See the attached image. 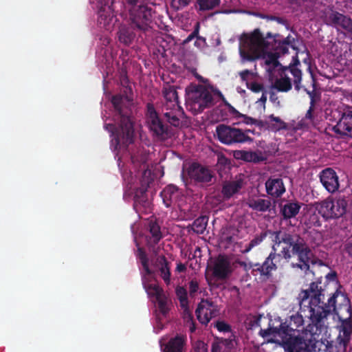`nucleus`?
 Listing matches in <instances>:
<instances>
[{
	"instance_id": "1",
	"label": "nucleus",
	"mask_w": 352,
	"mask_h": 352,
	"mask_svg": "<svg viewBox=\"0 0 352 352\" xmlns=\"http://www.w3.org/2000/svg\"><path fill=\"white\" fill-rule=\"evenodd\" d=\"M320 283H311L308 289L302 290L298 295L299 305L309 309L311 322L307 326L306 331L311 335H320L327 329V316L334 311L339 318H346L352 314L351 302L344 294L336 291L324 302V290Z\"/></svg>"
},
{
	"instance_id": "2",
	"label": "nucleus",
	"mask_w": 352,
	"mask_h": 352,
	"mask_svg": "<svg viewBox=\"0 0 352 352\" xmlns=\"http://www.w3.org/2000/svg\"><path fill=\"white\" fill-rule=\"evenodd\" d=\"M303 318L296 314L290 316L288 324L283 323L279 328L270 327L265 330H261L263 337L272 336L268 342L277 343L282 346L287 352H320L329 349L322 341L316 340L311 333L305 329L302 335H293L297 328L303 324ZM307 329V327L305 328Z\"/></svg>"
},
{
	"instance_id": "3",
	"label": "nucleus",
	"mask_w": 352,
	"mask_h": 352,
	"mask_svg": "<svg viewBox=\"0 0 352 352\" xmlns=\"http://www.w3.org/2000/svg\"><path fill=\"white\" fill-rule=\"evenodd\" d=\"M274 243L272 248L274 252L278 251V253H271L263 265H255L259 266L257 270L260 271L261 274L269 275L272 270L277 268L278 259L282 257L289 261L293 254L298 256L299 263H292V267H298L305 272L308 271L309 270V262L312 253L305 239L296 233L276 231L274 232Z\"/></svg>"
},
{
	"instance_id": "4",
	"label": "nucleus",
	"mask_w": 352,
	"mask_h": 352,
	"mask_svg": "<svg viewBox=\"0 0 352 352\" xmlns=\"http://www.w3.org/2000/svg\"><path fill=\"white\" fill-rule=\"evenodd\" d=\"M111 102L119 116L120 128L116 129L111 124H106L105 128L115 135L111 140L114 148H125L133 142L135 136L133 121L131 116L133 99L128 96H116L112 98Z\"/></svg>"
},
{
	"instance_id": "5",
	"label": "nucleus",
	"mask_w": 352,
	"mask_h": 352,
	"mask_svg": "<svg viewBox=\"0 0 352 352\" xmlns=\"http://www.w3.org/2000/svg\"><path fill=\"white\" fill-rule=\"evenodd\" d=\"M276 38L270 33L266 36L256 30L250 35H243L241 39L240 54L244 60L258 58L274 48Z\"/></svg>"
},
{
	"instance_id": "6",
	"label": "nucleus",
	"mask_w": 352,
	"mask_h": 352,
	"mask_svg": "<svg viewBox=\"0 0 352 352\" xmlns=\"http://www.w3.org/2000/svg\"><path fill=\"white\" fill-rule=\"evenodd\" d=\"M186 102L195 113L213 105L212 91L204 85L191 84L186 89Z\"/></svg>"
},
{
	"instance_id": "7",
	"label": "nucleus",
	"mask_w": 352,
	"mask_h": 352,
	"mask_svg": "<svg viewBox=\"0 0 352 352\" xmlns=\"http://www.w3.org/2000/svg\"><path fill=\"white\" fill-rule=\"evenodd\" d=\"M125 9L129 12L131 26L133 29L146 31L152 16V11L140 0H123Z\"/></svg>"
},
{
	"instance_id": "8",
	"label": "nucleus",
	"mask_w": 352,
	"mask_h": 352,
	"mask_svg": "<svg viewBox=\"0 0 352 352\" xmlns=\"http://www.w3.org/2000/svg\"><path fill=\"white\" fill-rule=\"evenodd\" d=\"M163 94L165 102L162 112L166 120L174 126H179L180 118L184 114L182 108L179 105L177 92L173 86L164 87Z\"/></svg>"
},
{
	"instance_id": "9",
	"label": "nucleus",
	"mask_w": 352,
	"mask_h": 352,
	"mask_svg": "<svg viewBox=\"0 0 352 352\" xmlns=\"http://www.w3.org/2000/svg\"><path fill=\"white\" fill-rule=\"evenodd\" d=\"M216 133L218 139L226 144L252 142L255 135L254 130H243L225 124L218 125Z\"/></svg>"
},
{
	"instance_id": "10",
	"label": "nucleus",
	"mask_w": 352,
	"mask_h": 352,
	"mask_svg": "<svg viewBox=\"0 0 352 352\" xmlns=\"http://www.w3.org/2000/svg\"><path fill=\"white\" fill-rule=\"evenodd\" d=\"M347 202L344 199L333 200L327 199L319 204L318 210L326 219L338 218L346 212Z\"/></svg>"
},
{
	"instance_id": "11",
	"label": "nucleus",
	"mask_w": 352,
	"mask_h": 352,
	"mask_svg": "<svg viewBox=\"0 0 352 352\" xmlns=\"http://www.w3.org/2000/svg\"><path fill=\"white\" fill-rule=\"evenodd\" d=\"M321 18L328 25L337 28H342L348 32H352V20L341 13H339L329 7L325 8L321 14Z\"/></svg>"
},
{
	"instance_id": "12",
	"label": "nucleus",
	"mask_w": 352,
	"mask_h": 352,
	"mask_svg": "<svg viewBox=\"0 0 352 352\" xmlns=\"http://www.w3.org/2000/svg\"><path fill=\"white\" fill-rule=\"evenodd\" d=\"M346 318H339L342 322L339 327V335L335 341V348L337 352H346L347 344L352 333V314Z\"/></svg>"
},
{
	"instance_id": "13",
	"label": "nucleus",
	"mask_w": 352,
	"mask_h": 352,
	"mask_svg": "<svg viewBox=\"0 0 352 352\" xmlns=\"http://www.w3.org/2000/svg\"><path fill=\"white\" fill-rule=\"evenodd\" d=\"M212 272V276L217 280H224L232 273V265L229 258L224 255H219L208 267Z\"/></svg>"
},
{
	"instance_id": "14",
	"label": "nucleus",
	"mask_w": 352,
	"mask_h": 352,
	"mask_svg": "<svg viewBox=\"0 0 352 352\" xmlns=\"http://www.w3.org/2000/svg\"><path fill=\"white\" fill-rule=\"evenodd\" d=\"M100 3L98 23L100 26L109 30L115 21L113 8V0H101Z\"/></svg>"
},
{
	"instance_id": "15",
	"label": "nucleus",
	"mask_w": 352,
	"mask_h": 352,
	"mask_svg": "<svg viewBox=\"0 0 352 352\" xmlns=\"http://www.w3.org/2000/svg\"><path fill=\"white\" fill-rule=\"evenodd\" d=\"M195 314L201 324H207L211 318L217 316L218 310L212 302L203 300L198 305Z\"/></svg>"
},
{
	"instance_id": "16",
	"label": "nucleus",
	"mask_w": 352,
	"mask_h": 352,
	"mask_svg": "<svg viewBox=\"0 0 352 352\" xmlns=\"http://www.w3.org/2000/svg\"><path fill=\"white\" fill-rule=\"evenodd\" d=\"M147 124L150 130L157 136L162 137L166 133L167 129L158 117L153 104H147Z\"/></svg>"
},
{
	"instance_id": "17",
	"label": "nucleus",
	"mask_w": 352,
	"mask_h": 352,
	"mask_svg": "<svg viewBox=\"0 0 352 352\" xmlns=\"http://www.w3.org/2000/svg\"><path fill=\"white\" fill-rule=\"evenodd\" d=\"M188 175L190 179L201 183L209 182L213 177L212 172L208 168L197 163H193L189 166Z\"/></svg>"
},
{
	"instance_id": "18",
	"label": "nucleus",
	"mask_w": 352,
	"mask_h": 352,
	"mask_svg": "<svg viewBox=\"0 0 352 352\" xmlns=\"http://www.w3.org/2000/svg\"><path fill=\"white\" fill-rule=\"evenodd\" d=\"M333 131L341 136L352 138V111H347L333 127Z\"/></svg>"
},
{
	"instance_id": "19",
	"label": "nucleus",
	"mask_w": 352,
	"mask_h": 352,
	"mask_svg": "<svg viewBox=\"0 0 352 352\" xmlns=\"http://www.w3.org/2000/svg\"><path fill=\"white\" fill-rule=\"evenodd\" d=\"M320 177L321 183L329 192H334L338 189V177L333 169L326 168L323 170Z\"/></svg>"
},
{
	"instance_id": "20",
	"label": "nucleus",
	"mask_w": 352,
	"mask_h": 352,
	"mask_svg": "<svg viewBox=\"0 0 352 352\" xmlns=\"http://www.w3.org/2000/svg\"><path fill=\"white\" fill-rule=\"evenodd\" d=\"M147 230L151 235L146 236V245L156 254L157 250L155 245L158 243L162 237L160 227L156 222L151 221L148 224Z\"/></svg>"
},
{
	"instance_id": "21",
	"label": "nucleus",
	"mask_w": 352,
	"mask_h": 352,
	"mask_svg": "<svg viewBox=\"0 0 352 352\" xmlns=\"http://www.w3.org/2000/svg\"><path fill=\"white\" fill-rule=\"evenodd\" d=\"M265 188L267 193L274 197H279L285 192L282 179L278 177L269 178L265 182Z\"/></svg>"
},
{
	"instance_id": "22",
	"label": "nucleus",
	"mask_w": 352,
	"mask_h": 352,
	"mask_svg": "<svg viewBox=\"0 0 352 352\" xmlns=\"http://www.w3.org/2000/svg\"><path fill=\"white\" fill-rule=\"evenodd\" d=\"M281 74L290 83L293 82L296 90L298 91L300 89V83L302 79V73L296 65L284 67Z\"/></svg>"
},
{
	"instance_id": "23",
	"label": "nucleus",
	"mask_w": 352,
	"mask_h": 352,
	"mask_svg": "<svg viewBox=\"0 0 352 352\" xmlns=\"http://www.w3.org/2000/svg\"><path fill=\"white\" fill-rule=\"evenodd\" d=\"M263 65L265 69L268 74L270 81H271L272 78H274L278 75L280 74L284 68L274 56H269L267 59H265L264 60Z\"/></svg>"
},
{
	"instance_id": "24",
	"label": "nucleus",
	"mask_w": 352,
	"mask_h": 352,
	"mask_svg": "<svg viewBox=\"0 0 352 352\" xmlns=\"http://www.w3.org/2000/svg\"><path fill=\"white\" fill-rule=\"evenodd\" d=\"M242 186L243 182L241 180L225 182L221 190L223 199H229L231 197L237 193Z\"/></svg>"
},
{
	"instance_id": "25",
	"label": "nucleus",
	"mask_w": 352,
	"mask_h": 352,
	"mask_svg": "<svg viewBox=\"0 0 352 352\" xmlns=\"http://www.w3.org/2000/svg\"><path fill=\"white\" fill-rule=\"evenodd\" d=\"M234 156L237 159H241L248 162L257 163L265 160L261 152L237 151L235 152Z\"/></svg>"
},
{
	"instance_id": "26",
	"label": "nucleus",
	"mask_w": 352,
	"mask_h": 352,
	"mask_svg": "<svg viewBox=\"0 0 352 352\" xmlns=\"http://www.w3.org/2000/svg\"><path fill=\"white\" fill-rule=\"evenodd\" d=\"M298 202H287L280 207V213L285 219L295 217L300 209Z\"/></svg>"
},
{
	"instance_id": "27",
	"label": "nucleus",
	"mask_w": 352,
	"mask_h": 352,
	"mask_svg": "<svg viewBox=\"0 0 352 352\" xmlns=\"http://www.w3.org/2000/svg\"><path fill=\"white\" fill-rule=\"evenodd\" d=\"M156 267L158 268L160 276L167 284L170 283V272L168 263L163 255L158 256L156 258Z\"/></svg>"
},
{
	"instance_id": "28",
	"label": "nucleus",
	"mask_w": 352,
	"mask_h": 352,
	"mask_svg": "<svg viewBox=\"0 0 352 352\" xmlns=\"http://www.w3.org/2000/svg\"><path fill=\"white\" fill-rule=\"evenodd\" d=\"M271 82L272 89H275L278 91L287 92L292 89V83L287 80L284 76L280 74L276 78H272Z\"/></svg>"
},
{
	"instance_id": "29",
	"label": "nucleus",
	"mask_w": 352,
	"mask_h": 352,
	"mask_svg": "<svg viewBox=\"0 0 352 352\" xmlns=\"http://www.w3.org/2000/svg\"><path fill=\"white\" fill-rule=\"evenodd\" d=\"M176 294L178 297L181 306L184 308V318H186V321L192 322V316L189 313L188 309H187V305H188V300H187V292L186 289H184L182 287H179L176 289Z\"/></svg>"
},
{
	"instance_id": "30",
	"label": "nucleus",
	"mask_w": 352,
	"mask_h": 352,
	"mask_svg": "<svg viewBox=\"0 0 352 352\" xmlns=\"http://www.w3.org/2000/svg\"><path fill=\"white\" fill-rule=\"evenodd\" d=\"M248 206L253 210L265 212L270 209L271 201L268 199H251L247 201Z\"/></svg>"
},
{
	"instance_id": "31",
	"label": "nucleus",
	"mask_w": 352,
	"mask_h": 352,
	"mask_svg": "<svg viewBox=\"0 0 352 352\" xmlns=\"http://www.w3.org/2000/svg\"><path fill=\"white\" fill-rule=\"evenodd\" d=\"M184 345V340L182 337L177 336L169 340L166 346L164 352H182Z\"/></svg>"
},
{
	"instance_id": "32",
	"label": "nucleus",
	"mask_w": 352,
	"mask_h": 352,
	"mask_svg": "<svg viewBox=\"0 0 352 352\" xmlns=\"http://www.w3.org/2000/svg\"><path fill=\"white\" fill-rule=\"evenodd\" d=\"M197 8L199 11L211 10L218 6L220 0H196Z\"/></svg>"
},
{
	"instance_id": "33",
	"label": "nucleus",
	"mask_w": 352,
	"mask_h": 352,
	"mask_svg": "<svg viewBox=\"0 0 352 352\" xmlns=\"http://www.w3.org/2000/svg\"><path fill=\"white\" fill-rule=\"evenodd\" d=\"M118 34L119 41L125 45H129L134 38V34L133 32H131L129 28L124 26H122L120 28Z\"/></svg>"
},
{
	"instance_id": "34",
	"label": "nucleus",
	"mask_w": 352,
	"mask_h": 352,
	"mask_svg": "<svg viewBox=\"0 0 352 352\" xmlns=\"http://www.w3.org/2000/svg\"><path fill=\"white\" fill-rule=\"evenodd\" d=\"M207 221L206 217L197 218L192 225V230L197 234H203L206 228Z\"/></svg>"
},
{
	"instance_id": "35",
	"label": "nucleus",
	"mask_w": 352,
	"mask_h": 352,
	"mask_svg": "<svg viewBox=\"0 0 352 352\" xmlns=\"http://www.w3.org/2000/svg\"><path fill=\"white\" fill-rule=\"evenodd\" d=\"M176 189L174 186H167L162 192V195L163 201L166 207H169L172 204V199Z\"/></svg>"
},
{
	"instance_id": "36",
	"label": "nucleus",
	"mask_w": 352,
	"mask_h": 352,
	"mask_svg": "<svg viewBox=\"0 0 352 352\" xmlns=\"http://www.w3.org/2000/svg\"><path fill=\"white\" fill-rule=\"evenodd\" d=\"M156 300L157 302V305L160 313L163 316H165L169 311L168 299L166 294H164V295L156 298Z\"/></svg>"
},
{
	"instance_id": "37",
	"label": "nucleus",
	"mask_w": 352,
	"mask_h": 352,
	"mask_svg": "<svg viewBox=\"0 0 352 352\" xmlns=\"http://www.w3.org/2000/svg\"><path fill=\"white\" fill-rule=\"evenodd\" d=\"M267 234L265 232H261L260 234L256 235L248 244L244 252H248L252 250L254 247L259 245L263 240L265 238Z\"/></svg>"
},
{
	"instance_id": "38",
	"label": "nucleus",
	"mask_w": 352,
	"mask_h": 352,
	"mask_svg": "<svg viewBox=\"0 0 352 352\" xmlns=\"http://www.w3.org/2000/svg\"><path fill=\"white\" fill-rule=\"evenodd\" d=\"M269 119L271 122H275V124H273L271 126L272 129L275 131H279L287 127L286 124L278 117H275L274 115H271L269 116Z\"/></svg>"
},
{
	"instance_id": "39",
	"label": "nucleus",
	"mask_w": 352,
	"mask_h": 352,
	"mask_svg": "<svg viewBox=\"0 0 352 352\" xmlns=\"http://www.w3.org/2000/svg\"><path fill=\"white\" fill-rule=\"evenodd\" d=\"M146 289L148 295L155 296V298H157L164 294L162 289L156 285H150L148 287H146Z\"/></svg>"
},
{
	"instance_id": "40",
	"label": "nucleus",
	"mask_w": 352,
	"mask_h": 352,
	"mask_svg": "<svg viewBox=\"0 0 352 352\" xmlns=\"http://www.w3.org/2000/svg\"><path fill=\"white\" fill-rule=\"evenodd\" d=\"M236 116L238 118H243L242 122L243 123L246 124H255V125H257V126H263L262 121L254 119V118H251V117H249V116H248L246 115H244V114H242V113H240L237 112Z\"/></svg>"
},
{
	"instance_id": "41",
	"label": "nucleus",
	"mask_w": 352,
	"mask_h": 352,
	"mask_svg": "<svg viewBox=\"0 0 352 352\" xmlns=\"http://www.w3.org/2000/svg\"><path fill=\"white\" fill-rule=\"evenodd\" d=\"M135 243L136 246L138 247L136 255L140 260L141 264L142 265L148 263L149 260L146 252L142 248L139 246V243L137 241H135Z\"/></svg>"
},
{
	"instance_id": "42",
	"label": "nucleus",
	"mask_w": 352,
	"mask_h": 352,
	"mask_svg": "<svg viewBox=\"0 0 352 352\" xmlns=\"http://www.w3.org/2000/svg\"><path fill=\"white\" fill-rule=\"evenodd\" d=\"M307 94L310 96L311 97V106L309 109V110L307 111L306 115H305V119L306 120H310L311 122L313 121V119H314V116H313V114H312V111H313V109H314V91L312 92H310V91H307Z\"/></svg>"
},
{
	"instance_id": "43",
	"label": "nucleus",
	"mask_w": 352,
	"mask_h": 352,
	"mask_svg": "<svg viewBox=\"0 0 352 352\" xmlns=\"http://www.w3.org/2000/svg\"><path fill=\"white\" fill-rule=\"evenodd\" d=\"M220 344V349H222V347H225V350H231L234 348V345L236 344V342L234 339H224L221 340L219 342Z\"/></svg>"
},
{
	"instance_id": "44",
	"label": "nucleus",
	"mask_w": 352,
	"mask_h": 352,
	"mask_svg": "<svg viewBox=\"0 0 352 352\" xmlns=\"http://www.w3.org/2000/svg\"><path fill=\"white\" fill-rule=\"evenodd\" d=\"M239 76L243 81H248L255 78L256 74L250 70H244L239 73Z\"/></svg>"
},
{
	"instance_id": "45",
	"label": "nucleus",
	"mask_w": 352,
	"mask_h": 352,
	"mask_svg": "<svg viewBox=\"0 0 352 352\" xmlns=\"http://www.w3.org/2000/svg\"><path fill=\"white\" fill-rule=\"evenodd\" d=\"M199 289V283L196 279H192L189 283V294L194 296Z\"/></svg>"
},
{
	"instance_id": "46",
	"label": "nucleus",
	"mask_w": 352,
	"mask_h": 352,
	"mask_svg": "<svg viewBox=\"0 0 352 352\" xmlns=\"http://www.w3.org/2000/svg\"><path fill=\"white\" fill-rule=\"evenodd\" d=\"M219 331L229 332L230 331V326L223 321H217L214 325Z\"/></svg>"
},
{
	"instance_id": "47",
	"label": "nucleus",
	"mask_w": 352,
	"mask_h": 352,
	"mask_svg": "<svg viewBox=\"0 0 352 352\" xmlns=\"http://www.w3.org/2000/svg\"><path fill=\"white\" fill-rule=\"evenodd\" d=\"M192 0H173V6L177 9L187 6Z\"/></svg>"
},
{
	"instance_id": "48",
	"label": "nucleus",
	"mask_w": 352,
	"mask_h": 352,
	"mask_svg": "<svg viewBox=\"0 0 352 352\" xmlns=\"http://www.w3.org/2000/svg\"><path fill=\"white\" fill-rule=\"evenodd\" d=\"M289 47H293L292 45L289 44L287 41H284L281 44H280V46L278 49V52L276 53H282L283 54H285L288 52Z\"/></svg>"
},
{
	"instance_id": "49",
	"label": "nucleus",
	"mask_w": 352,
	"mask_h": 352,
	"mask_svg": "<svg viewBox=\"0 0 352 352\" xmlns=\"http://www.w3.org/2000/svg\"><path fill=\"white\" fill-rule=\"evenodd\" d=\"M250 89L254 92H259L263 91V86L257 82H252L250 84Z\"/></svg>"
},
{
	"instance_id": "50",
	"label": "nucleus",
	"mask_w": 352,
	"mask_h": 352,
	"mask_svg": "<svg viewBox=\"0 0 352 352\" xmlns=\"http://www.w3.org/2000/svg\"><path fill=\"white\" fill-rule=\"evenodd\" d=\"M151 170H144V174H143V179H142L143 184H146L148 186L149 183L153 179L148 178V177L151 176Z\"/></svg>"
},
{
	"instance_id": "51",
	"label": "nucleus",
	"mask_w": 352,
	"mask_h": 352,
	"mask_svg": "<svg viewBox=\"0 0 352 352\" xmlns=\"http://www.w3.org/2000/svg\"><path fill=\"white\" fill-rule=\"evenodd\" d=\"M198 30L196 29L193 32H192L184 41V43H188L190 41H192L195 37H197L198 39H202L201 37L197 36Z\"/></svg>"
},
{
	"instance_id": "52",
	"label": "nucleus",
	"mask_w": 352,
	"mask_h": 352,
	"mask_svg": "<svg viewBox=\"0 0 352 352\" xmlns=\"http://www.w3.org/2000/svg\"><path fill=\"white\" fill-rule=\"evenodd\" d=\"M186 267L185 265H184L181 263L177 264V267H176L177 272H183L186 271Z\"/></svg>"
},
{
	"instance_id": "53",
	"label": "nucleus",
	"mask_w": 352,
	"mask_h": 352,
	"mask_svg": "<svg viewBox=\"0 0 352 352\" xmlns=\"http://www.w3.org/2000/svg\"><path fill=\"white\" fill-rule=\"evenodd\" d=\"M239 264L240 265V266L244 267V269L245 270H250V268H252V265L251 264H247L244 261H239Z\"/></svg>"
},
{
	"instance_id": "54",
	"label": "nucleus",
	"mask_w": 352,
	"mask_h": 352,
	"mask_svg": "<svg viewBox=\"0 0 352 352\" xmlns=\"http://www.w3.org/2000/svg\"><path fill=\"white\" fill-rule=\"evenodd\" d=\"M142 265L147 275H150L153 273V272L150 270V268L148 267V263L142 264Z\"/></svg>"
},
{
	"instance_id": "55",
	"label": "nucleus",
	"mask_w": 352,
	"mask_h": 352,
	"mask_svg": "<svg viewBox=\"0 0 352 352\" xmlns=\"http://www.w3.org/2000/svg\"><path fill=\"white\" fill-rule=\"evenodd\" d=\"M270 99L271 101L275 102H276V100H278V97L276 96V94L273 91H272L270 94Z\"/></svg>"
},
{
	"instance_id": "56",
	"label": "nucleus",
	"mask_w": 352,
	"mask_h": 352,
	"mask_svg": "<svg viewBox=\"0 0 352 352\" xmlns=\"http://www.w3.org/2000/svg\"><path fill=\"white\" fill-rule=\"evenodd\" d=\"M198 346H199V347H200L201 349V350L203 351H207V349L206 348V345L203 342H199Z\"/></svg>"
},
{
	"instance_id": "57",
	"label": "nucleus",
	"mask_w": 352,
	"mask_h": 352,
	"mask_svg": "<svg viewBox=\"0 0 352 352\" xmlns=\"http://www.w3.org/2000/svg\"><path fill=\"white\" fill-rule=\"evenodd\" d=\"M260 100H261L262 102H263V103H265V102H266V100H267V97H266V96L265 95V93H263V95H262V96H261V98Z\"/></svg>"
},
{
	"instance_id": "58",
	"label": "nucleus",
	"mask_w": 352,
	"mask_h": 352,
	"mask_svg": "<svg viewBox=\"0 0 352 352\" xmlns=\"http://www.w3.org/2000/svg\"><path fill=\"white\" fill-rule=\"evenodd\" d=\"M347 248L349 249V251H351L352 250V239H351L348 244H347Z\"/></svg>"
},
{
	"instance_id": "59",
	"label": "nucleus",
	"mask_w": 352,
	"mask_h": 352,
	"mask_svg": "<svg viewBox=\"0 0 352 352\" xmlns=\"http://www.w3.org/2000/svg\"><path fill=\"white\" fill-rule=\"evenodd\" d=\"M141 193H142V199H141V201H145V199L144 197V191H141Z\"/></svg>"
},
{
	"instance_id": "60",
	"label": "nucleus",
	"mask_w": 352,
	"mask_h": 352,
	"mask_svg": "<svg viewBox=\"0 0 352 352\" xmlns=\"http://www.w3.org/2000/svg\"><path fill=\"white\" fill-rule=\"evenodd\" d=\"M310 234H316V235H319L320 236V234L316 232V231H313V232H311Z\"/></svg>"
},
{
	"instance_id": "61",
	"label": "nucleus",
	"mask_w": 352,
	"mask_h": 352,
	"mask_svg": "<svg viewBox=\"0 0 352 352\" xmlns=\"http://www.w3.org/2000/svg\"><path fill=\"white\" fill-rule=\"evenodd\" d=\"M195 327H194V324L192 322V327H190V330H191V331H195Z\"/></svg>"
},
{
	"instance_id": "62",
	"label": "nucleus",
	"mask_w": 352,
	"mask_h": 352,
	"mask_svg": "<svg viewBox=\"0 0 352 352\" xmlns=\"http://www.w3.org/2000/svg\"><path fill=\"white\" fill-rule=\"evenodd\" d=\"M232 236H228V237H226V239H227L228 241H232Z\"/></svg>"
},
{
	"instance_id": "63",
	"label": "nucleus",
	"mask_w": 352,
	"mask_h": 352,
	"mask_svg": "<svg viewBox=\"0 0 352 352\" xmlns=\"http://www.w3.org/2000/svg\"><path fill=\"white\" fill-rule=\"evenodd\" d=\"M138 12H139V14H140V16L141 19H142V18H143V13H142V12H140V11H139Z\"/></svg>"
},
{
	"instance_id": "64",
	"label": "nucleus",
	"mask_w": 352,
	"mask_h": 352,
	"mask_svg": "<svg viewBox=\"0 0 352 352\" xmlns=\"http://www.w3.org/2000/svg\"><path fill=\"white\" fill-rule=\"evenodd\" d=\"M197 78L198 79H199V80H201V79H202V78H201V77H200V76H197Z\"/></svg>"
}]
</instances>
